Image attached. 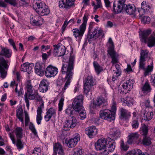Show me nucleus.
Masks as SVG:
<instances>
[{
	"label": "nucleus",
	"mask_w": 155,
	"mask_h": 155,
	"mask_svg": "<svg viewBox=\"0 0 155 155\" xmlns=\"http://www.w3.org/2000/svg\"><path fill=\"white\" fill-rule=\"evenodd\" d=\"M12 55V51L6 48H1L0 56L3 55L6 58H9ZM8 61L5 58L0 56V73L2 77L5 78L7 74L6 70L8 69Z\"/></svg>",
	"instance_id": "nucleus-2"
},
{
	"label": "nucleus",
	"mask_w": 155,
	"mask_h": 155,
	"mask_svg": "<svg viewBox=\"0 0 155 155\" xmlns=\"http://www.w3.org/2000/svg\"><path fill=\"white\" fill-rule=\"evenodd\" d=\"M80 137L79 135L77 134L73 138L66 140L65 142L69 148H72L77 145L78 142L80 141Z\"/></svg>",
	"instance_id": "nucleus-16"
},
{
	"label": "nucleus",
	"mask_w": 155,
	"mask_h": 155,
	"mask_svg": "<svg viewBox=\"0 0 155 155\" xmlns=\"http://www.w3.org/2000/svg\"><path fill=\"white\" fill-rule=\"evenodd\" d=\"M121 147L125 150H127L128 148V146L126 144H124L123 141H122L120 144Z\"/></svg>",
	"instance_id": "nucleus-60"
},
{
	"label": "nucleus",
	"mask_w": 155,
	"mask_h": 155,
	"mask_svg": "<svg viewBox=\"0 0 155 155\" xmlns=\"http://www.w3.org/2000/svg\"><path fill=\"white\" fill-rule=\"evenodd\" d=\"M43 19L40 16L36 15L30 19V23L33 25L40 26L43 23Z\"/></svg>",
	"instance_id": "nucleus-20"
},
{
	"label": "nucleus",
	"mask_w": 155,
	"mask_h": 155,
	"mask_svg": "<svg viewBox=\"0 0 155 155\" xmlns=\"http://www.w3.org/2000/svg\"><path fill=\"white\" fill-rule=\"evenodd\" d=\"M121 101L123 103L126 104L128 106H132L134 103V100L130 97H127L125 98H121Z\"/></svg>",
	"instance_id": "nucleus-35"
},
{
	"label": "nucleus",
	"mask_w": 155,
	"mask_h": 155,
	"mask_svg": "<svg viewBox=\"0 0 155 155\" xmlns=\"http://www.w3.org/2000/svg\"><path fill=\"white\" fill-rule=\"evenodd\" d=\"M17 139H21L22 137V129L20 127L16 128L14 131Z\"/></svg>",
	"instance_id": "nucleus-40"
},
{
	"label": "nucleus",
	"mask_w": 155,
	"mask_h": 155,
	"mask_svg": "<svg viewBox=\"0 0 155 155\" xmlns=\"http://www.w3.org/2000/svg\"><path fill=\"white\" fill-rule=\"evenodd\" d=\"M97 133V130L95 126H90L85 129V133L90 138L94 137Z\"/></svg>",
	"instance_id": "nucleus-22"
},
{
	"label": "nucleus",
	"mask_w": 155,
	"mask_h": 155,
	"mask_svg": "<svg viewBox=\"0 0 155 155\" xmlns=\"http://www.w3.org/2000/svg\"><path fill=\"white\" fill-rule=\"evenodd\" d=\"M7 3H8L12 5L16 6L17 5L18 0H4Z\"/></svg>",
	"instance_id": "nucleus-50"
},
{
	"label": "nucleus",
	"mask_w": 155,
	"mask_h": 155,
	"mask_svg": "<svg viewBox=\"0 0 155 155\" xmlns=\"http://www.w3.org/2000/svg\"><path fill=\"white\" fill-rule=\"evenodd\" d=\"M83 150L80 148H76L74 150V153L73 155H82L83 153Z\"/></svg>",
	"instance_id": "nucleus-47"
},
{
	"label": "nucleus",
	"mask_w": 155,
	"mask_h": 155,
	"mask_svg": "<svg viewBox=\"0 0 155 155\" xmlns=\"http://www.w3.org/2000/svg\"><path fill=\"white\" fill-rule=\"evenodd\" d=\"M75 0H66V3L68 8L72 6L74 4Z\"/></svg>",
	"instance_id": "nucleus-58"
},
{
	"label": "nucleus",
	"mask_w": 155,
	"mask_h": 155,
	"mask_svg": "<svg viewBox=\"0 0 155 155\" xmlns=\"http://www.w3.org/2000/svg\"><path fill=\"white\" fill-rule=\"evenodd\" d=\"M103 35V31L100 28H95L92 33L88 36V38L90 40L93 39H95Z\"/></svg>",
	"instance_id": "nucleus-24"
},
{
	"label": "nucleus",
	"mask_w": 155,
	"mask_h": 155,
	"mask_svg": "<svg viewBox=\"0 0 155 155\" xmlns=\"http://www.w3.org/2000/svg\"><path fill=\"white\" fill-rule=\"evenodd\" d=\"M75 111L78 112L81 119L83 120L86 118V111L83 107H82L81 109H79L78 110Z\"/></svg>",
	"instance_id": "nucleus-38"
},
{
	"label": "nucleus",
	"mask_w": 155,
	"mask_h": 155,
	"mask_svg": "<svg viewBox=\"0 0 155 155\" xmlns=\"http://www.w3.org/2000/svg\"><path fill=\"white\" fill-rule=\"evenodd\" d=\"M29 129L31 130L34 135L36 137H38L37 133L35 127L32 124H30L29 127Z\"/></svg>",
	"instance_id": "nucleus-52"
},
{
	"label": "nucleus",
	"mask_w": 155,
	"mask_h": 155,
	"mask_svg": "<svg viewBox=\"0 0 155 155\" xmlns=\"http://www.w3.org/2000/svg\"><path fill=\"white\" fill-rule=\"evenodd\" d=\"M133 82L129 80L123 83L121 85V91L126 94L130 91L133 87Z\"/></svg>",
	"instance_id": "nucleus-17"
},
{
	"label": "nucleus",
	"mask_w": 155,
	"mask_h": 155,
	"mask_svg": "<svg viewBox=\"0 0 155 155\" xmlns=\"http://www.w3.org/2000/svg\"><path fill=\"white\" fill-rule=\"evenodd\" d=\"M33 8L38 14L41 16L47 15L50 12L49 9L46 7L45 3L39 0L35 2Z\"/></svg>",
	"instance_id": "nucleus-4"
},
{
	"label": "nucleus",
	"mask_w": 155,
	"mask_h": 155,
	"mask_svg": "<svg viewBox=\"0 0 155 155\" xmlns=\"http://www.w3.org/2000/svg\"><path fill=\"white\" fill-rule=\"evenodd\" d=\"M9 136L13 143L16 146L18 150H20L23 148L24 143L22 142L21 139H17L16 141L15 139L14 136L12 134L9 133Z\"/></svg>",
	"instance_id": "nucleus-19"
},
{
	"label": "nucleus",
	"mask_w": 155,
	"mask_h": 155,
	"mask_svg": "<svg viewBox=\"0 0 155 155\" xmlns=\"http://www.w3.org/2000/svg\"><path fill=\"white\" fill-rule=\"evenodd\" d=\"M75 59V56L73 51H71L70 54L69 62H64L63 64L61 69L63 74L66 73L65 77L67 81L64 87L62 88L61 91L63 93L68 88L70 84L71 80L72 78L73 72L72 71L73 67V64Z\"/></svg>",
	"instance_id": "nucleus-1"
},
{
	"label": "nucleus",
	"mask_w": 155,
	"mask_h": 155,
	"mask_svg": "<svg viewBox=\"0 0 155 155\" xmlns=\"http://www.w3.org/2000/svg\"><path fill=\"white\" fill-rule=\"evenodd\" d=\"M41 150V149L39 147H36L34 148L33 152L34 155H40Z\"/></svg>",
	"instance_id": "nucleus-56"
},
{
	"label": "nucleus",
	"mask_w": 155,
	"mask_h": 155,
	"mask_svg": "<svg viewBox=\"0 0 155 155\" xmlns=\"http://www.w3.org/2000/svg\"><path fill=\"white\" fill-rule=\"evenodd\" d=\"M25 125L26 126H27L28 124V122L29 121V117L28 114L27 112L25 111Z\"/></svg>",
	"instance_id": "nucleus-59"
},
{
	"label": "nucleus",
	"mask_w": 155,
	"mask_h": 155,
	"mask_svg": "<svg viewBox=\"0 0 155 155\" xmlns=\"http://www.w3.org/2000/svg\"><path fill=\"white\" fill-rule=\"evenodd\" d=\"M115 67L117 70V71L116 72V75L118 76L119 75V71L120 69V67L119 64H117L115 65Z\"/></svg>",
	"instance_id": "nucleus-64"
},
{
	"label": "nucleus",
	"mask_w": 155,
	"mask_h": 155,
	"mask_svg": "<svg viewBox=\"0 0 155 155\" xmlns=\"http://www.w3.org/2000/svg\"><path fill=\"white\" fill-rule=\"evenodd\" d=\"M64 101V98H61L58 104V111H61L62 110L64 104L63 102Z\"/></svg>",
	"instance_id": "nucleus-54"
},
{
	"label": "nucleus",
	"mask_w": 155,
	"mask_h": 155,
	"mask_svg": "<svg viewBox=\"0 0 155 155\" xmlns=\"http://www.w3.org/2000/svg\"><path fill=\"white\" fill-rule=\"evenodd\" d=\"M49 85L48 82L47 80H42L39 85L38 88L39 91L41 92H46L48 90Z\"/></svg>",
	"instance_id": "nucleus-26"
},
{
	"label": "nucleus",
	"mask_w": 155,
	"mask_h": 155,
	"mask_svg": "<svg viewBox=\"0 0 155 155\" xmlns=\"http://www.w3.org/2000/svg\"><path fill=\"white\" fill-rule=\"evenodd\" d=\"M54 54L56 57L62 56L64 54L66 48L65 46L61 44H58L54 45Z\"/></svg>",
	"instance_id": "nucleus-15"
},
{
	"label": "nucleus",
	"mask_w": 155,
	"mask_h": 155,
	"mask_svg": "<svg viewBox=\"0 0 155 155\" xmlns=\"http://www.w3.org/2000/svg\"><path fill=\"white\" fill-rule=\"evenodd\" d=\"M108 145L107 151L108 154L109 152H113L115 149V143L113 139H112L109 137V140H107V146Z\"/></svg>",
	"instance_id": "nucleus-32"
},
{
	"label": "nucleus",
	"mask_w": 155,
	"mask_h": 155,
	"mask_svg": "<svg viewBox=\"0 0 155 155\" xmlns=\"http://www.w3.org/2000/svg\"><path fill=\"white\" fill-rule=\"evenodd\" d=\"M151 138L149 137L145 136L143 140V143L144 145L146 146L150 145L151 143Z\"/></svg>",
	"instance_id": "nucleus-43"
},
{
	"label": "nucleus",
	"mask_w": 155,
	"mask_h": 155,
	"mask_svg": "<svg viewBox=\"0 0 155 155\" xmlns=\"http://www.w3.org/2000/svg\"><path fill=\"white\" fill-rule=\"evenodd\" d=\"M149 51L147 50H142L140 53V57L139 60V69L144 71V75L145 76L149 74V73L152 72L153 69V62L152 60L150 59V63L147 68H145V61L147 58H148Z\"/></svg>",
	"instance_id": "nucleus-3"
},
{
	"label": "nucleus",
	"mask_w": 155,
	"mask_h": 155,
	"mask_svg": "<svg viewBox=\"0 0 155 155\" xmlns=\"http://www.w3.org/2000/svg\"><path fill=\"white\" fill-rule=\"evenodd\" d=\"M93 65L95 71L97 74H99L103 70V68L96 61H94L93 62Z\"/></svg>",
	"instance_id": "nucleus-37"
},
{
	"label": "nucleus",
	"mask_w": 155,
	"mask_h": 155,
	"mask_svg": "<svg viewBox=\"0 0 155 155\" xmlns=\"http://www.w3.org/2000/svg\"><path fill=\"white\" fill-rule=\"evenodd\" d=\"M45 67V65L42 62H37L35 66V73L39 75H42Z\"/></svg>",
	"instance_id": "nucleus-25"
},
{
	"label": "nucleus",
	"mask_w": 155,
	"mask_h": 155,
	"mask_svg": "<svg viewBox=\"0 0 155 155\" xmlns=\"http://www.w3.org/2000/svg\"><path fill=\"white\" fill-rule=\"evenodd\" d=\"M44 109V103L42 101L41 104L38 107L37 111L36 122L38 125L40 124L41 123V121L42 119L41 114L42 112V110Z\"/></svg>",
	"instance_id": "nucleus-21"
},
{
	"label": "nucleus",
	"mask_w": 155,
	"mask_h": 155,
	"mask_svg": "<svg viewBox=\"0 0 155 155\" xmlns=\"http://www.w3.org/2000/svg\"><path fill=\"white\" fill-rule=\"evenodd\" d=\"M15 92L17 94L18 96H20L22 94L23 92V90L22 87H20L19 90H18L17 85H16V87L15 89Z\"/></svg>",
	"instance_id": "nucleus-55"
},
{
	"label": "nucleus",
	"mask_w": 155,
	"mask_h": 155,
	"mask_svg": "<svg viewBox=\"0 0 155 155\" xmlns=\"http://www.w3.org/2000/svg\"><path fill=\"white\" fill-rule=\"evenodd\" d=\"M34 64L33 63L27 62L24 63L21 66V70L22 71H26L29 73L32 70Z\"/></svg>",
	"instance_id": "nucleus-30"
},
{
	"label": "nucleus",
	"mask_w": 155,
	"mask_h": 155,
	"mask_svg": "<svg viewBox=\"0 0 155 155\" xmlns=\"http://www.w3.org/2000/svg\"><path fill=\"white\" fill-rule=\"evenodd\" d=\"M84 97L82 95L76 96L74 99L72 103V107L75 110H78L83 107Z\"/></svg>",
	"instance_id": "nucleus-11"
},
{
	"label": "nucleus",
	"mask_w": 155,
	"mask_h": 155,
	"mask_svg": "<svg viewBox=\"0 0 155 155\" xmlns=\"http://www.w3.org/2000/svg\"><path fill=\"white\" fill-rule=\"evenodd\" d=\"M100 117L102 119L111 121L115 119V116L112 114L110 110L106 109L101 110L100 112Z\"/></svg>",
	"instance_id": "nucleus-10"
},
{
	"label": "nucleus",
	"mask_w": 155,
	"mask_h": 155,
	"mask_svg": "<svg viewBox=\"0 0 155 155\" xmlns=\"http://www.w3.org/2000/svg\"><path fill=\"white\" fill-rule=\"evenodd\" d=\"M109 137L106 139L101 138L99 139L95 143V146L96 149L97 150L100 151L101 155H107L108 152L107 146V140Z\"/></svg>",
	"instance_id": "nucleus-6"
},
{
	"label": "nucleus",
	"mask_w": 155,
	"mask_h": 155,
	"mask_svg": "<svg viewBox=\"0 0 155 155\" xmlns=\"http://www.w3.org/2000/svg\"><path fill=\"white\" fill-rule=\"evenodd\" d=\"M95 80L91 76H88L85 80L84 84V91L87 96H89L91 97L92 92V87L95 84Z\"/></svg>",
	"instance_id": "nucleus-8"
},
{
	"label": "nucleus",
	"mask_w": 155,
	"mask_h": 155,
	"mask_svg": "<svg viewBox=\"0 0 155 155\" xmlns=\"http://www.w3.org/2000/svg\"><path fill=\"white\" fill-rule=\"evenodd\" d=\"M58 69L55 67L49 65L46 68L45 74L47 78H51L54 77L58 74Z\"/></svg>",
	"instance_id": "nucleus-14"
},
{
	"label": "nucleus",
	"mask_w": 155,
	"mask_h": 155,
	"mask_svg": "<svg viewBox=\"0 0 155 155\" xmlns=\"http://www.w3.org/2000/svg\"><path fill=\"white\" fill-rule=\"evenodd\" d=\"M141 21L143 23L147 24L150 23V19L149 17L147 16H144L142 18Z\"/></svg>",
	"instance_id": "nucleus-53"
},
{
	"label": "nucleus",
	"mask_w": 155,
	"mask_h": 155,
	"mask_svg": "<svg viewBox=\"0 0 155 155\" xmlns=\"http://www.w3.org/2000/svg\"><path fill=\"white\" fill-rule=\"evenodd\" d=\"M106 102V100L103 97H99L94 101L93 105L95 107H99L103 106Z\"/></svg>",
	"instance_id": "nucleus-29"
},
{
	"label": "nucleus",
	"mask_w": 155,
	"mask_h": 155,
	"mask_svg": "<svg viewBox=\"0 0 155 155\" xmlns=\"http://www.w3.org/2000/svg\"><path fill=\"white\" fill-rule=\"evenodd\" d=\"M54 151L59 155H64V153L62 145L58 143H55L54 146Z\"/></svg>",
	"instance_id": "nucleus-27"
},
{
	"label": "nucleus",
	"mask_w": 155,
	"mask_h": 155,
	"mask_svg": "<svg viewBox=\"0 0 155 155\" xmlns=\"http://www.w3.org/2000/svg\"><path fill=\"white\" fill-rule=\"evenodd\" d=\"M28 97L31 100L35 99L38 101L42 100V97L39 95L37 91H34V92H32L31 94H26L25 95V101L26 103V106L28 109L29 108V103Z\"/></svg>",
	"instance_id": "nucleus-9"
},
{
	"label": "nucleus",
	"mask_w": 155,
	"mask_h": 155,
	"mask_svg": "<svg viewBox=\"0 0 155 155\" xmlns=\"http://www.w3.org/2000/svg\"><path fill=\"white\" fill-rule=\"evenodd\" d=\"M139 135L137 133H132L129 134L127 142L129 143H131L133 140L137 138Z\"/></svg>",
	"instance_id": "nucleus-39"
},
{
	"label": "nucleus",
	"mask_w": 155,
	"mask_h": 155,
	"mask_svg": "<svg viewBox=\"0 0 155 155\" xmlns=\"http://www.w3.org/2000/svg\"><path fill=\"white\" fill-rule=\"evenodd\" d=\"M126 155H137V152L135 150H133L128 151Z\"/></svg>",
	"instance_id": "nucleus-61"
},
{
	"label": "nucleus",
	"mask_w": 155,
	"mask_h": 155,
	"mask_svg": "<svg viewBox=\"0 0 155 155\" xmlns=\"http://www.w3.org/2000/svg\"><path fill=\"white\" fill-rule=\"evenodd\" d=\"M111 110L112 114H114L115 116V114L117 110L116 102L113 100Z\"/></svg>",
	"instance_id": "nucleus-48"
},
{
	"label": "nucleus",
	"mask_w": 155,
	"mask_h": 155,
	"mask_svg": "<svg viewBox=\"0 0 155 155\" xmlns=\"http://www.w3.org/2000/svg\"><path fill=\"white\" fill-rule=\"evenodd\" d=\"M148 46L152 47L155 45V34L152 35L149 37L147 41Z\"/></svg>",
	"instance_id": "nucleus-36"
},
{
	"label": "nucleus",
	"mask_w": 155,
	"mask_h": 155,
	"mask_svg": "<svg viewBox=\"0 0 155 155\" xmlns=\"http://www.w3.org/2000/svg\"><path fill=\"white\" fill-rule=\"evenodd\" d=\"M142 90L143 93H146V92H148L150 90V85L147 82H146L144 86L142 88Z\"/></svg>",
	"instance_id": "nucleus-44"
},
{
	"label": "nucleus",
	"mask_w": 155,
	"mask_h": 155,
	"mask_svg": "<svg viewBox=\"0 0 155 155\" xmlns=\"http://www.w3.org/2000/svg\"><path fill=\"white\" fill-rule=\"evenodd\" d=\"M16 115L17 116L23 115V112L22 109L18 108L17 110Z\"/></svg>",
	"instance_id": "nucleus-63"
},
{
	"label": "nucleus",
	"mask_w": 155,
	"mask_h": 155,
	"mask_svg": "<svg viewBox=\"0 0 155 155\" xmlns=\"http://www.w3.org/2000/svg\"><path fill=\"white\" fill-rule=\"evenodd\" d=\"M88 19V15L87 14H85L83 17L82 24L80 26L79 29L75 28L73 29L72 31L73 35L77 38H81L86 30V24Z\"/></svg>",
	"instance_id": "nucleus-5"
},
{
	"label": "nucleus",
	"mask_w": 155,
	"mask_h": 155,
	"mask_svg": "<svg viewBox=\"0 0 155 155\" xmlns=\"http://www.w3.org/2000/svg\"><path fill=\"white\" fill-rule=\"evenodd\" d=\"M142 131V134L145 136L147 135L148 131V128L147 126L145 124H143L141 127Z\"/></svg>",
	"instance_id": "nucleus-46"
},
{
	"label": "nucleus",
	"mask_w": 155,
	"mask_h": 155,
	"mask_svg": "<svg viewBox=\"0 0 155 155\" xmlns=\"http://www.w3.org/2000/svg\"><path fill=\"white\" fill-rule=\"evenodd\" d=\"M150 81L152 84L153 86H155V74L151 76Z\"/></svg>",
	"instance_id": "nucleus-62"
},
{
	"label": "nucleus",
	"mask_w": 155,
	"mask_h": 155,
	"mask_svg": "<svg viewBox=\"0 0 155 155\" xmlns=\"http://www.w3.org/2000/svg\"><path fill=\"white\" fill-rule=\"evenodd\" d=\"M151 31L150 30H145L141 31L139 35L141 38V41L146 43L147 41V38L148 35L151 33Z\"/></svg>",
	"instance_id": "nucleus-28"
},
{
	"label": "nucleus",
	"mask_w": 155,
	"mask_h": 155,
	"mask_svg": "<svg viewBox=\"0 0 155 155\" xmlns=\"http://www.w3.org/2000/svg\"><path fill=\"white\" fill-rule=\"evenodd\" d=\"M110 134L112 137L114 139L119 138L120 135L119 130L117 128H112L110 130Z\"/></svg>",
	"instance_id": "nucleus-33"
},
{
	"label": "nucleus",
	"mask_w": 155,
	"mask_h": 155,
	"mask_svg": "<svg viewBox=\"0 0 155 155\" xmlns=\"http://www.w3.org/2000/svg\"><path fill=\"white\" fill-rule=\"evenodd\" d=\"M74 110L73 108L71 107H68L65 110V114L67 115L71 116L73 114Z\"/></svg>",
	"instance_id": "nucleus-45"
},
{
	"label": "nucleus",
	"mask_w": 155,
	"mask_h": 155,
	"mask_svg": "<svg viewBox=\"0 0 155 155\" xmlns=\"http://www.w3.org/2000/svg\"><path fill=\"white\" fill-rule=\"evenodd\" d=\"M120 118L121 119L126 120L129 118L130 113L125 109L121 108L120 110Z\"/></svg>",
	"instance_id": "nucleus-31"
},
{
	"label": "nucleus",
	"mask_w": 155,
	"mask_h": 155,
	"mask_svg": "<svg viewBox=\"0 0 155 155\" xmlns=\"http://www.w3.org/2000/svg\"><path fill=\"white\" fill-rule=\"evenodd\" d=\"M125 0H119L118 1L117 6L116 5L115 2L113 4V9L114 12L116 13H118L121 12L122 10L125 7Z\"/></svg>",
	"instance_id": "nucleus-18"
},
{
	"label": "nucleus",
	"mask_w": 155,
	"mask_h": 155,
	"mask_svg": "<svg viewBox=\"0 0 155 155\" xmlns=\"http://www.w3.org/2000/svg\"><path fill=\"white\" fill-rule=\"evenodd\" d=\"M26 88L27 91V94H31L33 92V87L31 84L30 81H28L26 83Z\"/></svg>",
	"instance_id": "nucleus-42"
},
{
	"label": "nucleus",
	"mask_w": 155,
	"mask_h": 155,
	"mask_svg": "<svg viewBox=\"0 0 155 155\" xmlns=\"http://www.w3.org/2000/svg\"><path fill=\"white\" fill-rule=\"evenodd\" d=\"M153 115V112L152 111L150 112H145L144 114L143 117L145 120L149 121L152 118Z\"/></svg>",
	"instance_id": "nucleus-41"
},
{
	"label": "nucleus",
	"mask_w": 155,
	"mask_h": 155,
	"mask_svg": "<svg viewBox=\"0 0 155 155\" xmlns=\"http://www.w3.org/2000/svg\"><path fill=\"white\" fill-rule=\"evenodd\" d=\"M56 116V110L54 108L51 107L47 111L46 115L45 116L44 118L45 121L48 122L52 117L55 118Z\"/></svg>",
	"instance_id": "nucleus-23"
},
{
	"label": "nucleus",
	"mask_w": 155,
	"mask_h": 155,
	"mask_svg": "<svg viewBox=\"0 0 155 155\" xmlns=\"http://www.w3.org/2000/svg\"><path fill=\"white\" fill-rule=\"evenodd\" d=\"M139 123L136 120H134L132 122V126L133 128L136 129L138 127Z\"/></svg>",
	"instance_id": "nucleus-57"
},
{
	"label": "nucleus",
	"mask_w": 155,
	"mask_h": 155,
	"mask_svg": "<svg viewBox=\"0 0 155 155\" xmlns=\"http://www.w3.org/2000/svg\"><path fill=\"white\" fill-rule=\"evenodd\" d=\"M126 12L129 15H132L135 11V7L134 5L129 4L126 5L125 8Z\"/></svg>",
	"instance_id": "nucleus-34"
},
{
	"label": "nucleus",
	"mask_w": 155,
	"mask_h": 155,
	"mask_svg": "<svg viewBox=\"0 0 155 155\" xmlns=\"http://www.w3.org/2000/svg\"><path fill=\"white\" fill-rule=\"evenodd\" d=\"M59 6L60 8H68V6L66 3H65L63 0H58Z\"/></svg>",
	"instance_id": "nucleus-49"
},
{
	"label": "nucleus",
	"mask_w": 155,
	"mask_h": 155,
	"mask_svg": "<svg viewBox=\"0 0 155 155\" xmlns=\"http://www.w3.org/2000/svg\"><path fill=\"white\" fill-rule=\"evenodd\" d=\"M151 8L150 3L146 1H143L141 3V8L138 10L139 16L142 17L144 14L147 13Z\"/></svg>",
	"instance_id": "nucleus-13"
},
{
	"label": "nucleus",
	"mask_w": 155,
	"mask_h": 155,
	"mask_svg": "<svg viewBox=\"0 0 155 155\" xmlns=\"http://www.w3.org/2000/svg\"><path fill=\"white\" fill-rule=\"evenodd\" d=\"M97 5H96L94 2L92 3V5L94 6V8L96 10L97 9L101 8L102 6L101 0H96Z\"/></svg>",
	"instance_id": "nucleus-51"
},
{
	"label": "nucleus",
	"mask_w": 155,
	"mask_h": 155,
	"mask_svg": "<svg viewBox=\"0 0 155 155\" xmlns=\"http://www.w3.org/2000/svg\"><path fill=\"white\" fill-rule=\"evenodd\" d=\"M77 120L74 117H72L66 120L64 124L63 128L65 131H68L71 128H74L76 126Z\"/></svg>",
	"instance_id": "nucleus-12"
},
{
	"label": "nucleus",
	"mask_w": 155,
	"mask_h": 155,
	"mask_svg": "<svg viewBox=\"0 0 155 155\" xmlns=\"http://www.w3.org/2000/svg\"><path fill=\"white\" fill-rule=\"evenodd\" d=\"M108 43V54L110 55L112 58L111 63H112L113 65H114L118 62V55L114 50V44L111 38H109Z\"/></svg>",
	"instance_id": "nucleus-7"
}]
</instances>
